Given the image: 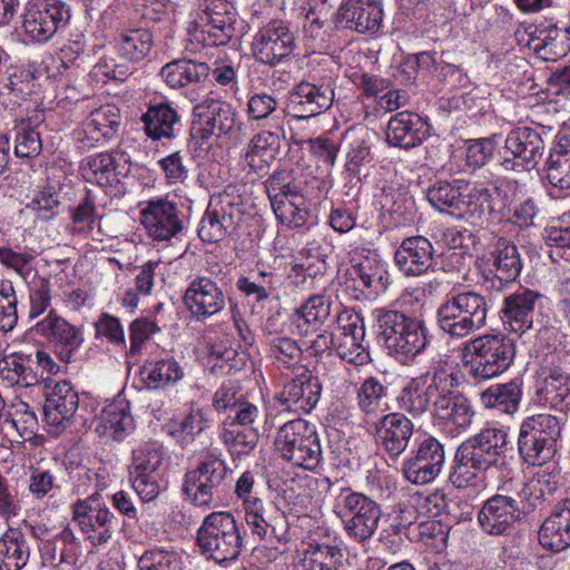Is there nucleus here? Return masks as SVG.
Wrapping results in <instances>:
<instances>
[{
	"instance_id": "1",
	"label": "nucleus",
	"mask_w": 570,
	"mask_h": 570,
	"mask_svg": "<svg viewBox=\"0 0 570 570\" xmlns=\"http://www.w3.org/2000/svg\"><path fill=\"white\" fill-rule=\"evenodd\" d=\"M509 445L504 429H482L458 446L449 475L450 482L458 489L476 487L481 474L505 458Z\"/></svg>"
},
{
	"instance_id": "2",
	"label": "nucleus",
	"mask_w": 570,
	"mask_h": 570,
	"mask_svg": "<svg viewBox=\"0 0 570 570\" xmlns=\"http://www.w3.org/2000/svg\"><path fill=\"white\" fill-rule=\"evenodd\" d=\"M373 315L377 337L387 354L401 363L421 355L432 342L429 326L421 316L389 308H377Z\"/></svg>"
},
{
	"instance_id": "3",
	"label": "nucleus",
	"mask_w": 570,
	"mask_h": 570,
	"mask_svg": "<svg viewBox=\"0 0 570 570\" xmlns=\"http://www.w3.org/2000/svg\"><path fill=\"white\" fill-rule=\"evenodd\" d=\"M489 304L485 296L466 291L450 294L436 309L439 327L451 338H464L487 323Z\"/></svg>"
},
{
	"instance_id": "4",
	"label": "nucleus",
	"mask_w": 570,
	"mask_h": 570,
	"mask_svg": "<svg viewBox=\"0 0 570 570\" xmlns=\"http://www.w3.org/2000/svg\"><path fill=\"white\" fill-rule=\"evenodd\" d=\"M202 554L218 564L236 561L244 548L240 524L230 512H212L197 531Z\"/></svg>"
},
{
	"instance_id": "5",
	"label": "nucleus",
	"mask_w": 570,
	"mask_h": 570,
	"mask_svg": "<svg viewBox=\"0 0 570 570\" xmlns=\"http://www.w3.org/2000/svg\"><path fill=\"white\" fill-rule=\"evenodd\" d=\"M230 473L225 460L215 453H207L195 469L185 473L183 492L196 507L214 508L230 485Z\"/></svg>"
},
{
	"instance_id": "6",
	"label": "nucleus",
	"mask_w": 570,
	"mask_h": 570,
	"mask_svg": "<svg viewBox=\"0 0 570 570\" xmlns=\"http://www.w3.org/2000/svg\"><path fill=\"white\" fill-rule=\"evenodd\" d=\"M515 356L514 342L502 334H487L464 346V366L470 376L487 381L504 373Z\"/></svg>"
},
{
	"instance_id": "7",
	"label": "nucleus",
	"mask_w": 570,
	"mask_h": 570,
	"mask_svg": "<svg viewBox=\"0 0 570 570\" xmlns=\"http://www.w3.org/2000/svg\"><path fill=\"white\" fill-rule=\"evenodd\" d=\"M334 513L342 521L346 537L365 544L377 530L382 510L376 501L364 493L342 489L335 499Z\"/></svg>"
},
{
	"instance_id": "8",
	"label": "nucleus",
	"mask_w": 570,
	"mask_h": 570,
	"mask_svg": "<svg viewBox=\"0 0 570 570\" xmlns=\"http://www.w3.org/2000/svg\"><path fill=\"white\" fill-rule=\"evenodd\" d=\"M236 10L227 0H203L193 14L188 33L207 47L227 45L235 35Z\"/></svg>"
},
{
	"instance_id": "9",
	"label": "nucleus",
	"mask_w": 570,
	"mask_h": 570,
	"mask_svg": "<svg viewBox=\"0 0 570 570\" xmlns=\"http://www.w3.org/2000/svg\"><path fill=\"white\" fill-rule=\"evenodd\" d=\"M275 448L284 460L305 470H315L322 461L316 429L303 419L291 420L278 429Z\"/></svg>"
},
{
	"instance_id": "10",
	"label": "nucleus",
	"mask_w": 570,
	"mask_h": 570,
	"mask_svg": "<svg viewBox=\"0 0 570 570\" xmlns=\"http://www.w3.org/2000/svg\"><path fill=\"white\" fill-rule=\"evenodd\" d=\"M450 368L439 360L431 363L428 370L412 377L400 391L396 397L399 407L414 417L421 416L434 404L443 390Z\"/></svg>"
},
{
	"instance_id": "11",
	"label": "nucleus",
	"mask_w": 570,
	"mask_h": 570,
	"mask_svg": "<svg viewBox=\"0 0 570 570\" xmlns=\"http://www.w3.org/2000/svg\"><path fill=\"white\" fill-rule=\"evenodd\" d=\"M72 520L86 540L94 547L107 544L115 532L117 520L99 493H92L71 505Z\"/></svg>"
},
{
	"instance_id": "12",
	"label": "nucleus",
	"mask_w": 570,
	"mask_h": 570,
	"mask_svg": "<svg viewBox=\"0 0 570 570\" xmlns=\"http://www.w3.org/2000/svg\"><path fill=\"white\" fill-rule=\"evenodd\" d=\"M544 147L543 138L537 129L514 128L505 137L500 166L507 171H530L542 158Z\"/></svg>"
},
{
	"instance_id": "13",
	"label": "nucleus",
	"mask_w": 570,
	"mask_h": 570,
	"mask_svg": "<svg viewBox=\"0 0 570 570\" xmlns=\"http://www.w3.org/2000/svg\"><path fill=\"white\" fill-rule=\"evenodd\" d=\"M70 19L69 6L62 0H30L23 14V30L37 42H47Z\"/></svg>"
},
{
	"instance_id": "14",
	"label": "nucleus",
	"mask_w": 570,
	"mask_h": 570,
	"mask_svg": "<svg viewBox=\"0 0 570 570\" xmlns=\"http://www.w3.org/2000/svg\"><path fill=\"white\" fill-rule=\"evenodd\" d=\"M195 112L204 124L207 135L226 137L234 142L243 141L247 136V125L236 109L228 102L206 98L195 107Z\"/></svg>"
},
{
	"instance_id": "15",
	"label": "nucleus",
	"mask_w": 570,
	"mask_h": 570,
	"mask_svg": "<svg viewBox=\"0 0 570 570\" xmlns=\"http://www.w3.org/2000/svg\"><path fill=\"white\" fill-rule=\"evenodd\" d=\"M246 524L252 533L268 542L289 541V525L285 513L273 502L263 498L247 500L243 507Z\"/></svg>"
},
{
	"instance_id": "16",
	"label": "nucleus",
	"mask_w": 570,
	"mask_h": 570,
	"mask_svg": "<svg viewBox=\"0 0 570 570\" xmlns=\"http://www.w3.org/2000/svg\"><path fill=\"white\" fill-rule=\"evenodd\" d=\"M445 463L443 444L433 436L423 439L413 455L402 465V474L412 484L423 485L435 480Z\"/></svg>"
},
{
	"instance_id": "17",
	"label": "nucleus",
	"mask_w": 570,
	"mask_h": 570,
	"mask_svg": "<svg viewBox=\"0 0 570 570\" xmlns=\"http://www.w3.org/2000/svg\"><path fill=\"white\" fill-rule=\"evenodd\" d=\"M130 169V156L119 149L88 156L80 165L83 179L104 188L119 184L122 178L129 175Z\"/></svg>"
},
{
	"instance_id": "18",
	"label": "nucleus",
	"mask_w": 570,
	"mask_h": 570,
	"mask_svg": "<svg viewBox=\"0 0 570 570\" xmlns=\"http://www.w3.org/2000/svg\"><path fill=\"white\" fill-rule=\"evenodd\" d=\"M383 4L381 0H343L335 12L336 29L361 35H375L382 27Z\"/></svg>"
},
{
	"instance_id": "19",
	"label": "nucleus",
	"mask_w": 570,
	"mask_h": 570,
	"mask_svg": "<svg viewBox=\"0 0 570 570\" xmlns=\"http://www.w3.org/2000/svg\"><path fill=\"white\" fill-rule=\"evenodd\" d=\"M140 220L147 234L157 242L169 240L184 228L181 210L167 197L148 200L140 212Z\"/></svg>"
},
{
	"instance_id": "20",
	"label": "nucleus",
	"mask_w": 570,
	"mask_h": 570,
	"mask_svg": "<svg viewBox=\"0 0 570 570\" xmlns=\"http://www.w3.org/2000/svg\"><path fill=\"white\" fill-rule=\"evenodd\" d=\"M242 209L228 195L212 197L200 219L198 236L204 243H217L235 229Z\"/></svg>"
},
{
	"instance_id": "21",
	"label": "nucleus",
	"mask_w": 570,
	"mask_h": 570,
	"mask_svg": "<svg viewBox=\"0 0 570 570\" xmlns=\"http://www.w3.org/2000/svg\"><path fill=\"white\" fill-rule=\"evenodd\" d=\"M295 46V38L283 20H271L259 28L253 50L256 59L265 65H276L288 57Z\"/></svg>"
},
{
	"instance_id": "22",
	"label": "nucleus",
	"mask_w": 570,
	"mask_h": 570,
	"mask_svg": "<svg viewBox=\"0 0 570 570\" xmlns=\"http://www.w3.org/2000/svg\"><path fill=\"white\" fill-rule=\"evenodd\" d=\"M522 509L514 498L494 494L485 500L478 512L481 530L490 535L505 534L521 519Z\"/></svg>"
},
{
	"instance_id": "23",
	"label": "nucleus",
	"mask_w": 570,
	"mask_h": 570,
	"mask_svg": "<svg viewBox=\"0 0 570 570\" xmlns=\"http://www.w3.org/2000/svg\"><path fill=\"white\" fill-rule=\"evenodd\" d=\"M184 304L194 318L204 321L223 311L226 298L215 281L207 276H196L185 291Z\"/></svg>"
},
{
	"instance_id": "24",
	"label": "nucleus",
	"mask_w": 570,
	"mask_h": 570,
	"mask_svg": "<svg viewBox=\"0 0 570 570\" xmlns=\"http://www.w3.org/2000/svg\"><path fill=\"white\" fill-rule=\"evenodd\" d=\"M458 386V376L450 370L443 390L434 404L433 414L441 421L454 425L458 432H464L471 425L474 416L470 401L460 392L454 391Z\"/></svg>"
},
{
	"instance_id": "25",
	"label": "nucleus",
	"mask_w": 570,
	"mask_h": 570,
	"mask_svg": "<svg viewBox=\"0 0 570 570\" xmlns=\"http://www.w3.org/2000/svg\"><path fill=\"white\" fill-rule=\"evenodd\" d=\"M435 249L424 236L404 238L394 253V263L406 277H417L433 268Z\"/></svg>"
},
{
	"instance_id": "26",
	"label": "nucleus",
	"mask_w": 570,
	"mask_h": 570,
	"mask_svg": "<svg viewBox=\"0 0 570 570\" xmlns=\"http://www.w3.org/2000/svg\"><path fill=\"white\" fill-rule=\"evenodd\" d=\"M296 375V379L284 384L277 400L284 410L306 414L318 403L322 386L318 380L306 370L297 372Z\"/></svg>"
},
{
	"instance_id": "27",
	"label": "nucleus",
	"mask_w": 570,
	"mask_h": 570,
	"mask_svg": "<svg viewBox=\"0 0 570 570\" xmlns=\"http://www.w3.org/2000/svg\"><path fill=\"white\" fill-rule=\"evenodd\" d=\"M542 295L521 288L504 297L501 308L503 325L511 332L522 335L533 327L535 306Z\"/></svg>"
},
{
	"instance_id": "28",
	"label": "nucleus",
	"mask_w": 570,
	"mask_h": 570,
	"mask_svg": "<svg viewBox=\"0 0 570 570\" xmlns=\"http://www.w3.org/2000/svg\"><path fill=\"white\" fill-rule=\"evenodd\" d=\"M334 100L331 82L312 83L302 81L289 96V107L295 117L306 119L327 110Z\"/></svg>"
},
{
	"instance_id": "29",
	"label": "nucleus",
	"mask_w": 570,
	"mask_h": 570,
	"mask_svg": "<svg viewBox=\"0 0 570 570\" xmlns=\"http://www.w3.org/2000/svg\"><path fill=\"white\" fill-rule=\"evenodd\" d=\"M412 421L401 412H392L374 423L376 443L391 456H400L413 435Z\"/></svg>"
},
{
	"instance_id": "30",
	"label": "nucleus",
	"mask_w": 570,
	"mask_h": 570,
	"mask_svg": "<svg viewBox=\"0 0 570 570\" xmlns=\"http://www.w3.org/2000/svg\"><path fill=\"white\" fill-rule=\"evenodd\" d=\"M35 331L53 344L58 357L65 363L70 362L72 353L83 341L77 327L52 311L36 324Z\"/></svg>"
},
{
	"instance_id": "31",
	"label": "nucleus",
	"mask_w": 570,
	"mask_h": 570,
	"mask_svg": "<svg viewBox=\"0 0 570 570\" xmlns=\"http://www.w3.org/2000/svg\"><path fill=\"white\" fill-rule=\"evenodd\" d=\"M276 121L277 124L269 125V129L255 134L247 145L244 160L254 171L265 170L279 155L281 139L285 131L284 124Z\"/></svg>"
},
{
	"instance_id": "32",
	"label": "nucleus",
	"mask_w": 570,
	"mask_h": 570,
	"mask_svg": "<svg viewBox=\"0 0 570 570\" xmlns=\"http://www.w3.org/2000/svg\"><path fill=\"white\" fill-rule=\"evenodd\" d=\"M527 47L544 61H556L570 51V33L557 24H539L527 41Z\"/></svg>"
},
{
	"instance_id": "33",
	"label": "nucleus",
	"mask_w": 570,
	"mask_h": 570,
	"mask_svg": "<svg viewBox=\"0 0 570 570\" xmlns=\"http://www.w3.org/2000/svg\"><path fill=\"white\" fill-rule=\"evenodd\" d=\"M538 539L541 547L561 552L570 547V498L558 503L542 522Z\"/></svg>"
},
{
	"instance_id": "34",
	"label": "nucleus",
	"mask_w": 570,
	"mask_h": 570,
	"mask_svg": "<svg viewBox=\"0 0 570 570\" xmlns=\"http://www.w3.org/2000/svg\"><path fill=\"white\" fill-rule=\"evenodd\" d=\"M537 402L542 406L566 412L570 409V375L560 366L542 370L537 390Z\"/></svg>"
},
{
	"instance_id": "35",
	"label": "nucleus",
	"mask_w": 570,
	"mask_h": 570,
	"mask_svg": "<svg viewBox=\"0 0 570 570\" xmlns=\"http://www.w3.org/2000/svg\"><path fill=\"white\" fill-rule=\"evenodd\" d=\"M463 185H466V180H438L425 190L426 199L435 210L462 218L468 213Z\"/></svg>"
},
{
	"instance_id": "36",
	"label": "nucleus",
	"mask_w": 570,
	"mask_h": 570,
	"mask_svg": "<svg viewBox=\"0 0 570 570\" xmlns=\"http://www.w3.org/2000/svg\"><path fill=\"white\" fill-rule=\"evenodd\" d=\"M210 425L208 413L203 407L191 406L180 416L169 420L163 430L180 449H187Z\"/></svg>"
},
{
	"instance_id": "37",
	"label": "nucleus",
	"mask_w": 570,
	"mask_h": 570,
	"mask_svg": "<svg viewBox=\"0 0 570 570\" xmlns=\"http://www.w3.org/2000/svg\"><path fill=\"white\" fill-rule=\"evenodd\" d=\"M426 136V122L414 112H397L387 124L386 141L391 146L410 149L422 144Z\"/></svg>"
},
{
	"instance_id": "38",
	"label": "nucleus",
	"mask_w": 570,
	"mask_h": 570,
	"mask_svg": "<svg viewBox=\"0 0 570 570\" xmlns=\"http://www.w3.org/2000/svg\"><path fill=\"white\" fill-rule=\"evenodd\" d=\"M79 406L77 391L68 381L56 383L46 394L43 413L48 424L60 426L70 421Z\"/></svg>"
},
{
	"instance_id": "39",
	"label": "nucleus",
	"mask_w": 570,
	"mask_h": 570,
	"mask_svg": "<svg viewBox=\"0 0 570 570\" xmlns=\"http://www.w3.org/2000/svg\"><path fill=\"white\" fill-rule=\"evenodd\" d=\"M145 134L153 140L173 139L180 131V115L169 102L151 104L140 118Z\"/></svg>"
},
{
	"instance_id": "40",
	"label": "nucleus",
	"mask_w": 570,
	"mask_h": 570,
	"mask_svg": "<svg viewBox=\"0 0 570 570\" xmlns=\"http://www.w3.org/2000/svg\"><path fill=\"white\" fill-rule=\"evenodd\" d=\"M37 361L32 354L14 352L0 360V376L10 387H32L39 384L40 375L36 370Z\"/></svg>"
},
{
	"instance_id": "41",
	"label": "nucleus",
	"mask_w": 570,
	"mask_h": 570,
	"mask_svg": "<svg viewBox=\"0 0 570 570\" xmlns=\"http://www.w3.org/2000/svg\"><path fill=\"white\" fill-rule=\"evenodd\" d=\"M135 429L134 419L129 411V403L125 399H117L106 405L99 416L97 431L115 441H122Z\"/></svg>"
},
{
	"instance_id": "42",
	"label": "nucleus",
	"mask_w": 570,
	"mask_h": 570,
	"mask_svg": "<svg viewBox=\"0 0 570 570\" xmlns=\"http://www.w3.org/2000/svg\"><path fill=\"white\" fill-rule=\"evenodd\" d=\"M121 124L119 109L115 105H104L92 110L83 121V138L90 145L110 140Z\"/></svg>"
},
{
	"instance_id": "43",
	"label": "nucleus",
	"mask_w": 570,
	"mask_h": 570,
	"mask_svg": "<svg viewBox=\"0 0 570 570\" xmlns=\"http://www.w3.org/2000/svg\"><path fill=\"white\" fill-rule=\"evenodd\" d=\"M209 75L206 62L191 59H176L160 69V77L173 89H180L204 81Z\"/></svg>"
},
{
	"instance_id": "44",
	"label": "nucleus",
	"mask_w": 570,
	"mask_h": 570,
	"mask_svg": "<svg viewBox=\"0 0 570 570\" xmlns=\"http://www.w3.org/2000/svg\"><path fill=\"white\" fill-rule=\"evenodd\" d=\"M490 261L494 275L501 282L510 283L515 281L522 268V261L517 245L500 237L492 245Z\"/></svg>"
},
{
	"instance_id": "45",
	"label": "nucleus",
	"mask_w": 570,
	"mask_h": 570,
	"mask_svg": "<svg viewBox=\"0 0 570 570\" xmlns=\"http://www.w3.org/2000/svg\"><path fill=\"white\" fill-rule=\"evenodd\" d=\"M140 374L148 390L166 389L185 375L183 366L173 356L147 361Z\"/></svg>"
},
{
	"instance_id": "46",
	"label": "nucleus",
	"mask_w": 570,
	"mask_h": 570,
	"mask_svg": "<svg viewBox=\"0 0 570 570\" xmlns=\"http://www.w3.org/2000/svg\"><path fill=\"white\" fill-rule=\"evenodd\" d=\"M522 382L514 379L504 384H492L480 393V402L487 409L501 413L513 414L520 407Z\"/></svg>"
},
{
	"instance_id": "47",
	"label": "nucleus",
	"mask_w": 570,
	"mask_h": 570,
	"mask_svg": "<svg viewBox=\"0 0 570 570\" xmlns=\"http://www.w3.org/2000/svg\"><path fill=\"white\" fill-rule=\"evenodd\" d=\"M30 558V547L26 535L9 527L0 538V570H21Z\"/></svg>"
},
{
	"instance_id": "48",
	"label": "nucleus",
	"mask_w": 570,
	"mask_h": 570,
	"mask_svg": "<svg viewBox=\"0 0 570 570\" xmlns=\"http://www.w3.org/2000/svg\"><path fill=\"white\" fill-rule=\"evenodd\" d=\"M465 189V203L468 213H473L479 207L482 212L488 210L490 214H499L505 216L508 209L505 194L497 186L487 187L483 184L471 183L466 180L463 185Z\"/></svg>"
},
{
	"instance_id": "49",
	"label": "nucleus",
	"mask_w": 570,
	"mask_h": 570,
	"mask_svg": "<svg viewBox=\"0 0 570 570\" xmlns=\"http://www.w3.org/2000/svg\"><path fill=\"white\" fill-rule=\"evenodd\" d=\"M218 439L232 455H244L256 448L259 431L235 425L232 420H224L218 429Z\"/></svg>"
},
{
	"instance_id": "50",
	"label": "nucleus",
	"mask_w": 570,
	"mask_h": 570,
	"mask_svg": "<svg viewBox=\"0 0 570 570\" xmlns=\"http://www.w3.org/2000/svg\"><path fill=\"white\" fill-rule=\"evenodd\" d=\"M546 171L548 181L560 189L570 188V135L559 136L551 150Z\"/></svg>"
},
{
	"instance_id": "51",
	"label": "nucleus",
	"mask_w": 570,
	"mask_h": 570,
	"mask_svg": "<svg viewBox=\"0 0 570 570\" xmlns=\"http://www.w3.org/2000/svg\"><path fill=\"white\" fill-rule=\"evenodd\" d=\"M153 45V35L146 28L124 29L116 38L119 56L131 62L142 60L150 52Z\"/></svg>"
},
{
	"instance_id": "52",
	"label": "nucleus",
	"mask_w": 570,
	"mask_h": 570,
	"mask_svg": "<svg viewBox=\"0 0 570 570\" xmlns=\"http://www.w3.org/2000/svg\"><path fill=\"white\" fill-rule=\"evenodd\" d=\"M556 482L546 473H535L528 479L518 490L522 513L541 507L552 499L556 491Z\"/></svg>"
},
{
	"instance_id": "53",
	"label": "nucleus",
	"mask_w": 570,
	"mask_h": 570,
	"mask_svg": "<svg viewBox=\"0 0 570 570\" xmlns=\"http://www.w3.org/2000/svg\"><path fill=\"white\" fill-rule=\"evenodd\" d=\"M332 299L325 295H312L296 309L297 328L307 333L318 328L331 314Z\"/></svg>"
},
{
	"instance_id": "54",
	"label": "nucleus",
	"mask_w": 570,
	"mask_h": 570,
	"mask_svg": "<svg viewBox=\"0 0 570 570\" xmlns=\"http://www.w3.org/2000/svg\"><path fill=\"white\" fill-rule=\"evenodd\" d=\"M518 449L521 458L531 465H543L553 459L557 446L520 426Z\"/></svg>"
},
{
	"instance_id": "55",
	"label": "nucleus",
	"mask_w": 570,
	"mask_h": 570,
	"mask_svg": "<svg viewBox=\"0 0 570 570\" xmlns=\"http://www.w3.org/2000/svg\"><path fill=\"white\" fill-rule=\"evenodd\" d=\"M343 550L337 546H309L302 559V570H342Z\"/></svg>"
},
{
	"instance_id": "56",
	"label": "nucleus",
	"mask_w": 570,
	"mask_h": 570,
	"mask_svg": "<svg viewBox=\"0 0 570 570\" xmlns=\"http://www.w3.org/2000/svg\"><path fill=\"white\" fill-rule=\"evenodd\" d=\"M268 356L278 370H287L297 373L305 370L301 365L302 350L297 343L284 336H277L269 341Z\"/></svg>"
},
{
	"instance_id": "57",
	"label": "nucleus",
	"mask_w": 570,
	"mask_h": 570,
	"mask_svg": "<svg viewBox=\"0 0 570 570\" xmlns=\"http://www.w3.org/2000/svg\"><path fill=\"white\" fill-rule=\"evenodd\" d=\"M356 278L363 286L374 293H382L387 289L390 274L385 264L375 257H364L352 266Z\"/></svg>"
},
{
	"instance_id": "58",
	"label": "nucleus",
	"mask_w": 570,
	"mask_h": 570,
	"mask_svg": "<svg viewBox=\"0 0 570 570\" xmlns=\"http://www.w3.org/2000/svg\"><path fill=\"white\" fill-rule=\"evenodd\" d=\"M246 114L249 120L266 125L277 124L276 120L285 122L283 110H278L277 99L267 92H250L246 104Z\"/></svg>"
},
{
	"instance_id": "59",
	"label": "nucleus",
	"mask_w": 570,
	"mask_h": 570,
	"mask_svg": "<svg viewBox=\"0 0 570 570\" xmlns=\"http://www.w3.org/2000/svg\"><path fill=\"white\" fill-rule=\"evenodd\" d=\"M387 390V386L377 377H366L356 391V400L360 410L366 415L384 411Z\"/></svg>"
},
{
	"instance_id": "60",
	"label": "nucleus",
	"mask_w": 570,
	"mask_h": 570,
	"mask_svg": "<svg viewBox=\"0 0 570 570\" xmlns=\"http://www.w3.org/2000/svg\"><path fill=\"white\" fill-rule=\"evenodd\" d=\"M278 199L272 205L277 220L292 228L303 226L308 216L303 198L295 194L291 197L282 196Z\"/></svg>"
},
{
	"instance_id": "61",
	"label": "nucleus",
	"mask_w": 570,
	"mask_h": 570,
	"mask_svg": "<svg viewBox=\"0 0 570 570\" xmlns=\"http://www.w3.org/2000/svg\"><path fill=\"white\" fill-rule=\"evenodd\" d=\"M551 414H538L528 417L521 426L532 434H535L547 442L556 445L558 439L561 435L563 417Z\"/></svg>"
},
{
	"instance_id": "62",
	"label": "nucleus",
	"mask_w": 570,
	"mask_h": 570,
	"mask_svg": "<svg viewBox=\"0 0 570 570\" xmlns=\"http://www.w3.org/2000/svg\"><path fill=\"white\" fill-rule=\"evenodd\" d=\"M363 342L364 340L335 335L334 351L342 361L355 366H363L372 361L370 351L363 345Z\"/></svg>"
},
{
	"instance_id": "63",
	"label": "nucleus",
	"mask_w": 570,
	"mask_h": 570,
	"mask_svg": "<svg viewBox=\"0 0 570 570\" xmlns=\"http://www.w3.org/2000/svg\"><path fill=\"white\" fill-rule=\"evenodd\" d=\"M139 570H178L180 558L174 550L153 548L138 559Z\"/></svg>"
},
{
	"instance_id": "64",
	"label": "nucleus",
	"mask_w": 570,
	"mask_h": 570,
	"mask_svg": "<svg viewBox=\"0 0 570 570\" xmlns=\"http://www.w3.org/2000/svg\"><path fill=\"white\" fill-rule=\"evenodd\" d=\"M161 463L160 449L155 443H141L132 450L129 474L154 473Z\"/></svg>"
}]
</instances>
